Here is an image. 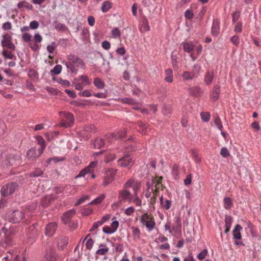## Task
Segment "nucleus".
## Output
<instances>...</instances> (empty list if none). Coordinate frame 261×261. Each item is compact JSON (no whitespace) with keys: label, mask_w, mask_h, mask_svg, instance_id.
I'll return each mask as SVG.
<instances>
[{"label":"nucleus","mask_w":261,"mask_h":261,"mask_svg":"<svg viewBox=\"0 0 261 261\" xmlns=\"http://www.w3.org/2000/svg\"><path fill=\"white\" fill-rule=\"evenodd\" d=\"M67 59L65 65L71 73L76 74L79 68L85 69L86 65L84 62L77 56L71 54L67 56Z\"/></svg>","instance_id":"obj_1"},{"label":"nucleus","mask_w":261,"mask_h":261,"mask_svg":"<svg viewBox=\"0 0 261 261\" xmlns=\"http://www.w3.org/2000/svg\"><path fill=\"white\" fill-rule=\"evenodd\" d=\"M60 120L58 126L63 127H71L74 124V116L70 112L61 111L59 113Z\"/></svg>","instance_id":"obj_2"},{"label":"nucleus","mask_w":261,"mask_h":261,"mask_svg":"<svg viewBox=\"0 0 261 261\" xmlns=\"http://www.w3.org/2000/svg\"><path fill=\"white\" fill-rule=\"evenodd\" d=\"M140 222L149 231L153 230L155 226L154 218L150 213H144L140 218Z\"/></svg>","instance_id":"obj_3"},{"label":"nucleus","mask_w":261,"mask_h":261,"mask_svg":"<svg viewBox=\"0 0 261 261\" xmlns=\"http://www.w3.org/2000/svg\"><path fill=\"white\" fill-rule=\"evenodd\" d=\"M73 84L76 90L81 91L84 87L91 84L89 77L86 75H82L73 81Z\"/></svg>","instance_id":"obj_4"},{"label":"nucleus","mask_w":261,"mask_h":261,"mask_svg":"<svg viewBox=\"0 0 261 261\" xmlns=\"http://www.w3.org/2000/svg\"><path fill=\"white\" fill-rule=\"evenodd\" d=\"M24 217V213L20 210H14L8 214L9 221L13 223L20 222Z\"/></svg>","instance_id":"obj_5"},{"label":"nucleus","mask_w":261,"mask_h":261,"mask_svg":"<svg viewBox=\"0 0 261 261\" xmlns=\"http://www.w3.org/2000/svg\"><path fill=\"white\" fill-rule=\"evenodd\" d=\"M4 157L5 160H3V155H2V159L0 158V162H2L5 165L11 166L19 163L20 156L19 154H10L9 155H5Z\"/></svg>","instance_id":"obj_6"},{"label":"nucleus","mask_w":261,"mask_h":261,"mask_svg":"<svg viewBox=\"0 0 261 261\" xmlns=\"http://www.w3.org/2000/svg\"><path fill=\"white\" fill-rule=\"evenodd\" d=\"M118 200L120 203L125 202L130 203L133 201V194L128 190L123 189L118 192Z\"/></svg>","instance_id":"obj_7"},{"label":"nucleus","mask_w":261,"mask_h":261,"mask_svg":"<svg viewBox=\"0 0 261 261\" xmlns=\"http://www.w3.org/2000/svg\"><path fill=\"white\" fill-rule=\"evenodd\" d=\"M117 172V169H108L103 177L102 185L105 187L111 183L113 181Z\"/></svg>","instance_id":"obj_8"},{"label":"nucleus","mask_w":261,"mask_h":261,"mask_svg":"<svg viewBox=\"0 0 261 261\" xmlns=\"http://www.w3.org/2000/svg\"><path fill=\"white\" fill-rule=\"evenodd\" d=\"M18 187L16 183L11 182L3 186L1 189L2 194L4 196H9L13 194Z\"/></svg>","instance_id":"obj_9"},{"label":"nucleus","mask_w":261,"mask_h":261,"mask_svg":"<svg viewBox=\"0 0 261 261\" xmlns=\"http://www.w3.org/2000/svg\"><path fill=\"white\" fill-rule=\"evenodd\" d=\"M3 39L2 41V46L6 47L11 50H15V46L12 41V37L8 34H5L3 37Z\"/></svg>","instance_id":"obj_10"},{"label":"nucleus","mask_w":261,"mask_h":261,"mask_svg":"<svg viewBox=\"0 0 261 261\" xmlns=\"http://www.w3.org/2000/svg\"><path fill=\"white\" fill-rule=\"evenodd\" d=\"M120 166L122 167L132 166L133 165V159L129 154H126L118 160Z\"/></svg>","instance_id":"obj_11"},{"label":"nucleus","mask_w":261,"mask_h":261,"mask_svg":"<svg viewBox=\"0 0 261 261\" xmlns=\"http://www.w3.org/2000/svg\"><path fill=\"white\" fill-rule=\"evenodd\" d=\"M68 243V238L65 236H59L57 238V244L59 250H63Z\"/></svg>","instance_id":"obj_12"},{"label":"nucleus","mask_w":261,"mask_h":261,"mask_svg":"<svg viewBox=\"0 0 261 261\" xmlns=\"http://www.w3.org/2000/svg\"><path fill=\"white\" fill-rule=\"evenodd\" d=\"M76 213V211L74 209H72L67 212L64 213L62 216V220L64 224H67L70 222L71 219Z\"/></svg>","instance_id":"obj_13"},{"label":"nucleus","mask_w":261,"mask_h":261,"mask_svg":"<svg viewBox=\"0 0 261 261\" xmlns=\"http://www.w3.org/2000/svg\"><path fill=\"white\" fill-rule=\"evenodd\" d=\"M42 153L39 149L37 151L34 148H31L27 152V155L29 160L33 161L38 158Z\"/></svg>","instance_id":"obj_14"},{"label":"nucleus","mask_w":261,"mask_h":261,"mask_svg":"<svg viewBox=\"0 0 261 261\" xmlns=\"http://www.w3.org/2000/svg\"><path fill=\"white\" fill-rule=\"evenodd\" d=\"M136 187H138L139 191L141 187L140 182L137 181H135L132 178H130L123 185V188L127 189L128 188H133V190L134 191V188Z\"/></svg>","instance_id":"obj_15"},{"label":"nucleus","mask_w":261,"mask_h":261,"mask_svg":"<svg viewBox=\"0 0 261 261\" xmlns=\"http://www.w3.org/2000/svg\"><path fill=\"white\" fill-rule=\"evenodd\" d=\"M220 92V87L218 85H215L212 90L211 94V98L213 101H215L219 98Z\"/></svg>","instance_id":"obj_16"},{"label":"nucleus","mask_w":261,"mask_h":261,"mask_svg":"<svg viewBox=\"0 0 261 261\" xmlns=\"http://www.w3.org/2000/svg\"><path fill=\"white\" fill-rule=\"evenodd\" d=\"M57 227L56 222L49 223L46 227L45 233L46 235L51 236L55 232Z\"/></svg>","instance_id":"obj_17"},{"label":"nucleus","mask_w":261,"mask_h":261,"mask_svg":"<svg viewBox=\"0 0 261 261\" xmlns=\"http://www.w3.org/2000/svg\"><path fill=\"white\" fill-rule=\"evenodd\" d=\"M53 195H48L44 196L41 200V205L43 207L48 206L55 199Z\"/></svg>","instance_id":"obj_18"},{"label":"nucleus","mask_w":261,"mask_h":261,"mask_svg":"<svg viewBox=\"0 0 261 261\" xmlns=\"http://www.w3.org/2000/svg\"><path fill=\"white\" fill-rule=\"evenodd\" d=\"M162 176L156 177L153 179V184H154L155 189L158 190H163L164 186L162 184Z\"/></svg>","instance_id":"obj_19"},{"label":"nucleus","mask_w":261,"mask_h":261,"mask_svg":"<svg viewBox=\"0 0 261 261\" xmlns=\"http://www.w3.org/2000/svg\"><path fill=\"white\" fill-rule=\"evenodd\" d=\"M138 187H135L134 188V195L133 194V201L132 202L135 203L136 206H140L142 204V200L139 198L138 195Z\"/></svg>","instance_id":"obj_20"},{"label":"nucleus","mask_w":261,"mask_h":261,"mask_svg":"<svg viewBox=\"0 0 261 261\" xmlns=\"http://www.w3.org/2000/svg\"><path fill=\"white\" fill-rule=\"evenodd\" d=\"M243 227L239 224H237L232 231L233 237L234 239L241 240L242 239L240 231L242 230Z\"/></svg>","instance_id":"obj_21"},{"label":"nucleus","mask_w":261,"mask_h":261,"mask_svg":"<svg viewBox=\"0 0 261 261\" xmlns=\"http://www.w3.org/2000/svg\"><path fill=\"white\" fill-rule=\"evenodd\" d=\"M108 135L109 138H114L116 139H124L126 135V130L125 129H123V130H120L117 133L111 134Z\"/></svg>","instance_id":"obj_22"},{"label":"nucleus","mask_w":261,"mask_h":261,"mask_svg":"<svg viewBox=\"0 0 261 261\" xmlns=\"http://www.w3.org/2000/svg\"><path fill=\"white\" fill-rule=\"evenodd\" d=\"M232 222V218L230 216H226L225 219V230L224 232L227 233L230 230Z\"/></svg>","instance_id":"obj_23"},{"label":"nucleus","mask_w":261,"mask_h":261,"mask_svg":"<svg viewBox=\"0 0 261 261\" xmlns=\"http://www.w3.org/2000/svg\"><path fill=\"white\" fill-rule=\"evenodd\" d=\"M31 231L32 232L29 233L28 238L32 239V242L34 241L38 236V231L35 229L34 226H32L29 228V231Z\"/></svg>","instance_id":"obj_24"},{"label":"nucleus","mask_w":261,"mask_h":261,"mask_svg":"<svg viewBox=\"0 0 261 261\" xmlns=\"http://www.w3.org/2000/svg\"><path fill=\"white\" fill-rule=\"evenodd\" d=\"M214 79V73L210 71H207L205 74L204 82L207 85H211Z\"/></svg>","instance_id":"obj_25"},{"label":"nucleus","mask_w":261,"mask_h":261,"mask_svg":"<svg viewBox=\"0 0 261 261\" xmlns=\"http://www.w3.org/2000/svg\"><path fill=\"white\" fill-rule=\"evenodd\" d=\"M138 125L139 127V132L142 134H145L149 130L146 123H143L141 121L138 122Z\"/></svg>","instance_id":"obj_26"},{"label":"nucleus","mask_w":261,"mask_h":261,"mask_svg":"<svg viewBox=\"0 0 261 261\" xmlns=\"http://www.w3.org/2000/svg\"><path fill=\"white\" fill-rule=\"evenodd\" d=\"M165 81L168 83H171L173 82V71L171 69L169 68L165 70Z\"/></svg>","instance_id":"obj_27"},{"label":"nucleus","mask_w":261,"mask_h":261,"mask_svg":"<svg viewBox=\"0 0 261 261\" xmlns=\"http://www.w3.org/2000/svg\"><path fill=\"white\" fill-rule=\"evenodd\" d=\"M93 84L98 89H102L105 86V82L99 77H96L94 79Z\"/></svg>","instance_id":"obj_28"},{"label":"nucleus","mask_w":261,"mask_h":261,"mask_svg":"<svg viewBox=\"0 0 261 261\" xmlns=\"http://www.w3.org/2000/svg\"><path fill=\"white\" fill-rule=\"evenodd\" d=\"M189 91L191 94L195 97L199 96L201 93V88L197 86L190 88Z\"/></svg>","instance_id":"obj_29"},{"label":"nucleus","mask_w":261,"mask_h":261,"mask_svg":"<svg viewBox=\"0 0 261 261\" xmlns=\"http://www.w3.org/2000/svg\"><path fill=\"white\" fill-rule=\"evenodd\" d=\"M2 55L5 58V59L12 60L15 58V55L12 53L11 50L6 49H4L3 50Z\"/></svg>","instance_id":"obj_30"},{"label":"nucleus","mask_w":261,"mask_h":261,"mask_svg":"<svg viewBox=\"0 0 261 261\" xmlns=\"http://www.w3.org/2000/svg\"><path fill=\"white\" fill-rule=\"evenodd\" d=\"M98 164L97 161H92L90 163L89 165L85 169L86 170L88 173H92L94 169L96 167Z\"/></svg>","instance_id":"obj_31"},{"label":"nucleus","mask_w":261,"mask_h":261,"mask_svg":"<svg viewBox=\"0 0 261 261\" xmlns=\"http://www.w3.org/2000/svg\"><path fill=\"white\" fill-rule=\"evenodd\" d=\"M99 249L96 251V253L99 255H105L109 251V248L105 244H100L99 245Z\"/></svg>","instance_id":"obj_32"},{"label":"nucleus","mask_w":261,"mask_h":261,"mask_svg":"<svg viewBox=\"0 0 261 261\" xmlns=\"http://www.w3.org/2000/svg\"><path fill=\"white\" fill-rule=\"evenodd\" d=\"M195 76V73L194 72H190V71H184L182 73V77L185 80H192Z\"/></svg>","instance_id":"obj_33"},{"label":"nucleus","mask_w":261,"mask_h":261,"mask_svg":"<svg viewBox=\"0 0 261 261\" xmlns=\"http://www.w3.org/2000/svg\"><path fill=\"white\" fill-rule=\"evenodd\" d=\"M112 8V3L109 1H106L102 3L101 6V11L106 13Z\"/></svg>","instance_id":"obj_34"},{"label":"nucleus","mask_w":261,"mask_h":261,"mask_svg":"<svg viewBox=\"0 0 261 261\" xmlns=\"http://www.w3.org/2000/svg\"><path fill=\"white\" fill-rule=\"evenodd\" d=\"M149 30L150 27L148 21L146 19L143 20L141 26L140 28V31L142 32H145Z\"/></svg>","instance_id":"obj_35"},{"label":"nucleus","mask_w":261,"mask_h":261,"mask_svg":"<svg viewBox=\"0 0 261 261\" xmlns=\"http://www.w3.org/2000/svg\"><path fill=\"white\" fill-rule=\"evenodd\" d=\"M17 7L18 8H25L28 10H31L33 8L32 5L26 1L19 2L17 5Z\"/></svg>","instance_id":"obj_36"},{"label":"nucleus","mask_w":261,"mask_h":261,"mask_svg":"<svg viewBox=\"0 0 261 261\" xmlns=\"http://www.w3.org/2000/svg\"><path fill=\"white\" fill-rule=\"evenodd\" d=\"M182 44L184 49L187 53H191L194 49V45L192 43H182Z\"/></svg>","instance_id":"obj_37"},{"label":"nucleus","mask_w":261,"mask_h":261,"mask_svg":"<svg viewBox=\"0 0 261 261\" xmlns=\"http://www.w3.org/2000/svg\"><path fill=\"white\" fill-rule=\"evenodd\" d=\"M37 140L38 144L40 145V148L39 149L40 150V152L42 153L46 147L45 141L44 139L40 136L38 137Z\"/></svg>","instance_id":"obj_38"},{"label":"nucleus","mask_w":261,"mask_h":261,"mask_svg":"<svg viewBox=\"0 0 261 261\" xmlns=\"http://www.w3.org/2000/svg\"><path fill=\"white\" fill-rule=\"evenodd\" d=\"M224 207L225 208L228 210L233 205L232 201L231 198L225 197L224 199Z\"/></svg>","instance_id":"obj_39"},{"label":"nucleus","mask_w":261,"mask_h":261,"mask_svg":"<svg viewBox=\"0 0 261 261\" xmlns=\"http://www.w3.org/2000/svg\"><path fill=\"white\" fill-rule=\"evenodd\" d=\"M2 229L6 235V243L9 245H11L12 238L8 234V233H10V231H9L5 227H3Z\"/></svg>","instance_id":"obj_40"},{"label":"nucleus","mask_w":261,"mask_h":261,"mask_svg":"<svg viewBox=\"0 0 261 261\" xmlns=\"http://www.w3.org/2000/svg\"><path fill=\"white\" fill-rule=\"evenodd\" d=\"M106 195L104 194H101L94 200L92 201L89 204H97L101 203L102 200L105 198Z\"/></svg>","instance_id":"obj_41"},{"label":"nucleus","mask_w":261,"mask_h":261,"mask_svg":"<svg viewBox=\"0 0 261 261\" xmlns=\"http://www.w3.org/2000/svg\"><path fill=\"white\" fill-rule=\"evenodd\" d=\"M93 144L95 148H100L104 145L105 142L101 138H97L95 140Z\"/></svg>","instance_id":"obj_42"},{"label":"nucleus","mask_w":261,"mask_h":261,"mask_svg":"<svg viewBox=\"0 0 261 261\" xmlns=\"http://www.w3.org/2000/svg\"><path fill=\"white\" fill-rule=\"evenodd\" d=\"M65 159L64 158L56 156L48 159L47 160L46 163L47 164H50L51 162H53L55 163H57L61 161H63L65 160Z\"/></svg>","instance_id":"obj_43"},{"label":"nucleus","mask_w":261,"mask_h":261,"mask_svg":"<svg viewBox=\"0 0 261 261\" xmlns=\"http://www.w3.org/2000/svg\"><path fill=\"white\" fill-rule=\"evenodd\" d=\"M43 174V171L40 168H37L30 173V177L40 176Z\"/></svg>","instance_id":"obj_44"},{"label":"nucleus","mask_w":261,"mask_h":261,"mask_svg":"<svg viewBox=\"0 0 261 261\" xmlns=\"http://www.w3.org/2000/svg\"><path fill=\"white\" fill-rule=\"evenodd\" d=\"M112 35L113 38H118L120 37L121 32L118 28H115L112 30Z\"/></svg>","instance_id":"obj_45"},{"label":"nucleus","mask_w":261,"mask_h":261,"mask_svg":"<svg viewBox=\"0 0 261 261\" xmlns=\"http://www.w3.org/2000/svg\"><path fill=\"white\" fill-rule=\"evenodd\" d=\"M62 66L61 65H56L54 68L51 70V73L55 74H58L61 73L62 71Z\"/></svg>","instance_id":"obj_46"},{"label":"nucleus","mask_w":261,"mask_h":261,"mask_svg":"<svg viewBox=\"0 0 261 261\" xmlns=\"http://www.w3.org/2000/svg\"><path fill=\"white\" fill-rule=\"evenodd\" d=\"M215 125L218 127V129L220 130H222L223 126L219 117H217L214 121Z\"/></svg>","instance_id":"obj_47"},{"label":"nucleus","mask_w":261,"mask_h":261,"mask_svg":"<svg viewBox=\"0 0 261 261\" xmlns=\"http://www.w3.org/2000/svg\"><path fill=\"white\" fill-rule=\"evenodd\" d=\"M220 154L223 158H227L230 155L229 152L226 147H223L221 148L220 151Z\"/></svg>","instance_id":"obj_48"},{"label":"nucleus","mask_w":261,"mask_h":261,"mask_svg":"<svg viewBox=\"0 0 261 261\" xmlns=\"http://www.w3.org/2000/svg\"><path fill=\"white\" fill-rule=\"evenodd\" d=\"M240 17V12L239 11H234L232 14V22L235 23L239 19Z\"/></svg>","instance_id":"obj_49"},{"label":"nucleus","mask_w":261,"mask_h":261,"mask_svg":"<svg viewBox=\"0 0 261 261\" xmlns=\"http://www.w3.org/2000/svg\"><path fill=\"white\" fill-rule=\"evenodd\" d=\"M207 250L206 249H203L198 255L197 258L198 259L201 261L203 259L205 258L206 257L207 254Z\"/></svg>","instance_id":"obj_50"},{"label":"nucleus","mask_w":261,"mask_h":261,"mask_svg":"<svg viewBox=\"0 0 261 261\" xmlns=\"http://www.w3.org/2000/svg\"><path fill=\"white\" fill-rule=\"evenodd\" d=\"M121 101L124 103H127L132 105H134L136 103V101L135 100L127 97L121 99Z\"/></svg>","instance_id":"obj_51"},{"label":"nucleus","mask_w":261,"mask_h":261,"mask_svg":"<svg viewBox=\"0 0 261 261\" xmlns=\"http://www.w3.org/2000/svg\"><path fill=\"white\" fill-rule=\"evenodd\" d=\"M243 23L242 22H238L234 28V31L236 33H241L242 31Z\"/></svg>","instance_id":"obj_52"},{"label":"nucleus","mask_w":261,"mask_h":261,"mask_svg":"<svg viewBox=\"0 0 261 261\" xmlns=\"http://www.w3.org/2000/svg\"><path fill=\"white\" fill-rule=\"evenodd\" d=\"M89 196H88V195H85V196H82L81 198H80L79 199V200L74 204V206H78L79 205H80L81 204H82V203H83L86 199H89Z\"/></svg>","instance_id":"obj_53"},{"label":"nucleus","mask_w":261,"mask_h":261,"mask_svg":"<svg viewBox=\"0 0 261 261\" xmlns=\"http://www.w3.org/2000/svg\"><path fill=\"white\" fill-rule=\"evenodd\" d=\"M177 58V57L176 55H174L173 53L171 55V61L172 66L174 69L178 67Z\"/></svg>","instance_id":"obj_54"},{"label":"nucleus","mask_w":261,"mask_h":261,"mask_svg":"<svg viewBox=\"0 0 261 261\" xmlns=\"http://www.w3.org/2000/svg\"><path fill=\"white\" fill-rule=\"evenodd\" d=\"M57 255L54 252H51L47 254L46 258L47 261H56Z\"/></svg>","instance_id":"obj_55"},{"label":"nucleus","mask_w":261,"mask_h":261,"mask_svg":"<svg viewBox=\"0 0 261 261\" xmlns=\"http://www.w3.org/2000/svg\"><path fill=\"white\" fill-rule=\"evenodd\" d=\"M79 95L81 96L85 97H90L92 95V94L90 90H85L82 92H80L79 93Z\"/></svg>","instance_id":"obj_56"},{"label":"nucleus","mask_w":261,"mask_h":261,"mask_svg":"<svg viewBox=\"0 0 261 261\" xmlns=\"http://www.w3.org/2000/svg\"><path fill=\"white\" fill-rule=\"evenodd\" d=\"M31 35L28 33H24L22 35V39L25 42H30L31 40Z\"/></svg>","instance_id":"obj_57"},{"label":"nucleus","mask_w":261,"mask_h":261,"mask_svg":"<svg viewBox=\"0 0 261 261\" xmlns=\"http://www.w3.org/2000/svg\"><path fill=\"white\" fill-rule=\"evenodd\" d=\"M116 158V155L114 154H107L105 159V162L107 163L114 160Z\"/></svg>","instance_id":"obj_58"},{"label":"nucleus","mask_w":261,"mask_h":261,"mask_svg":"<svg viewBox=\"0 0 261 261\" xmlns=\"http://www.w3.org/2000/svg\"><path fill=\"white\" fill-rule=\"evenodd\" d=\"M231 42L235 45L238 46L240 44V39L238 36H233L230 38Z\"/></svg>","instance_id":"obj_59"},{"label":"nucleus","mask_w":261,"mask_h":261,"mask_svg":"<svg viewBox=\"0 0 261 261\" xmlns=\"http://www.w3.org/2000/svg\"><path fill=\"white\" fill-rule=\"evenodd\" d=\"M172 203L171 201L169 200H165L164 203L162 204V206L165 208L166 210H168L170 208L171 206Z\"/></svg>","instance_id":"obj_60"},{"label":"nucleus","mask_w":261,"mask_h":261,"mask_svg":"<svg viewBox=\"0 0 261 261\" xmlns=\"http://www.w3.org/2000/svg\"><path fill=\"white\" fill-rule=\"evenodd\" d=\"M201 117L205 122H207L210 119V114L208 113H201Z\"/></svg>","instance_id":"obj_61"},{"label":"nucleus","mask_w":261,"mask_h":261,"mask_svg":"<svg viewBox=\"0 0 261 261\" xmlns=\"http://www.w3.org/2000/svg\"><path fill=\"white\" fill-rule=\"evenodd\" d=\"M200 69H201L200 66L198 64H196L193 66V70L192 72H194L195 75L196 76L198 75Z\"/></svg>","instance_id":"obj_62"},{"label":"nucleus","mask_w":261,"mask_h":261,"mask_svg":"<svg viewBox=\"0 0 261 261\" xmlns=\"http://www.w3.org/2000/svg\"><path fill=\"white\" fill-rule=\"evenodd\" d=\"M94 244V241L92 239H89L86 243V248L90 250Z\"/></svg>","instance_id":"obj_63"},{"label":"nucleus","mask_w":261,"mask_h":261,"mask_svg":"<svg viewBox=\"0 0 261 261\" xmlns=\"http://www.w3.org/2000/svg\"><path fill=\"white\" fill-rule=\"evenodd\" d=\"M39 27V23L36 20L32 21L30 23L29 28L33 30L37 29Z\"/></svg>","instance_id":"obj_64"}]
</instances>
